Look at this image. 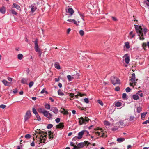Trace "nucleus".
I'll return each instance as SVG.
<instances>
[{
    "mask_svg": "<svg viewBox=\"0 0 149 149\" xmlns=\"http://www.w3.org/2000/svg\"><path fill=\"white\" fill-rule=\"evenodd\" d=\"M135 29L136 31L139 36V39L140 40H143L144 38L143 37L144 34H145L147 31V29Z\"/></svg>",
    "mask_w": 149,
    "mask_h": 149,
    "instance_id": "1",
    "label": "nucleus"
},
{
    "mask_svg": "<svg viewBox=\"0 0 149 149\" xmlns=\"http://www.w3.org/2000/svg\"><path fill=\"white\" fill-rule=\"evenodd\" d=\"M103 132V129L98 128L95 130V135L98 136H99L101 135L100 137H101L105 138L107 137V136L104 135V133Z\"/></svg>",
    "mask_w": 149,
    "mask_h": 149,
    "instance_id": "2",
    "label": "nucleus"
},
{
    "mask_svg": "<svg viewBox=\"0 0 149 149\" xmlns=\"http://www.w3.org/2000/svg\"><path fill=\"white\" fill-rule=\"evenodd\" d=\"M130 86H134L136 85V77L135 73H133L131 76V79H130Z\"/></svg>",
    "mask_w": 149,
    "mask_h": 149,
    "instance_id": "3",
    "label": "nucleus"
},
{
    "mask_svg": "<svg viewBox=\"0 0 149 149\" xmlns=\"http://www.w3.org/2000/svg\"><path fill=\"white\" fill-rule=\"evenodd\" d=\"M79 119V123L80 125H82L83 124H86L88 123L89 119L87 117H85L84 118L83 117H81Z\"/></svg>",
    "mask_w": 149,
    "mask_h": 149,
    "instance_id": "4",
    "label": "nucleus"
},
{
    "mask_svg": "<svg viewBox=\"0 0 149 149\" xmlns=\"http://www.w3.org/2000/svg\"><path fill=\"white\" fill-rule=\"evenodd\" d=\"M111 81L114 85L119 84L120 83V80L118 78L114 76L111 77Z\"/></svg>",
    "mask_w": 149,
    "mask_h": 149,
    "instance_id": "5",
    "label": "nucleus"
},
{
    "mask_svg": "<svg viewBox=\"0 0 149 149\" xmlns=\"http://www.w3.org/2000/svg\"><path fill=\"white\" fill-rule=\"evenodd\" d=\"M86 130H84L79 132L78 134V136L74 137L72 139V140L75 141L77 139H80L82 138L83 135L85 132H86Z\"/></svg>",
    "mask_w": 149,
    "mask_h": 149,
    "instance_id": "6",
    "label": "nucleus"
},
{
    "mask_svg": "<svg viewBox=\"0 0 149 149\" xmlns=\"http://www.w3.org/2000/svg\"><path fill=\"white\" fill-rule=\"evenodd\" d=\"M90 143L87 141H85L84 142H81L78 143L77 146V148H81L86 145H88Z\"/></svg>",
    "mask_w": 149,
    "mask_h": 149,
    "instance_id": "7",
    "label": "nucleus"
},
{
    "mask_svg": "<svg viewBox=\"0 0 149 149\" xmlns=\"http://www.w3.org/2000/svg\"><path fill=\"white\" fill-rule=\"evenodd\" d=\"M31 116V115L30 110H28L26 112L24 117V122H25L29 119Z\"/></svg>",
    "mask_w": 149,
    "mask_h": 149,
    "instance_id": "8",
    "label": "nucleus"
},
{
    "mask_svg": "<svg viewBox=\"0 0 149 149\" xmlns=\"http://www.w3.org/2000/svg\"><path fill=\"white\" fill-rule=\"evenodd\" d=\"M37 133H38L39 134L41 138H42L44 140L46 141V139L44 138H46L47 136V135L46 134H45L44 133L42 132H41L40 131L38 130V132H36Z\"/></svg>",
    "mask_w": 149,
    "mask_h": 149,
    "instance_id": "9",
    "label": "nucleus"
},
{
    "mask_svg": "<svg viewBox=\"0 0 149 149\" xmlns=\"http://www.w3.org/2000/svg\"><path fill=\"white\" fill-rule=\"evenodd\" d=\"M44 116L47 117L49 119L52 118V114L49 113V112L47 110L45 111L43 114Z\"/></svg>",
    "mask_w": 149,
    "mask_h": 149,
    "instance_id": "10",
    "label": "nucleus"
},
{
    "mask_svg": "<svg viewBox=\"0 0 149 149\" xmlns=\"http://www.w3.org/2000/svg\"><path fill=\"white\" fill-rule=\"evenodd\" d=\"M65 10L66 13H69L70 15H72L74 13L73 10L71 8H69L68 7L66 8Z\"/></svg>",
    "mask_w": 149,
    "mask_h": 149,
    "instance_id": "11",
    "label": "nucleus"
},
{
    "mask_svg": "<svg viewBox=\"0 0 149 149\" xmlns=\"http://www.w3.org/2000/svg\"><path fill=\"white\" fill-rule=\"evenodd\" d=\"M125 57V63L128 64L130 61V57L127 54H126L123 57Z\"/></svg>",
    "mask_w": 149,
    "mask_h": 149,
    "instance_id": "12",
    "label": "nucleus"
},
{
    "mask_svg": "<svg viewBox=\"0 0 149 149\" xmlns=\"http://www.w3.org/2000/svg\"><path fill=\"white\" fill-rule=\"evenodd\" d=\"M38 40L37 39H36L33 42L35 45V49L36 51H37L39 49L38 48Z\"/></svg>",
    "mask_w": 149,
    "mask_h": 149,
    "instance_id": "13",
    "label": "nucleus"
},
{
    "mask_svg": "<svg viewBox=\"0 0 149 149\" xmlns=\"http://www.w3.org/2000/svg\"><path fill=\"white\" fill-rule=\"evenodd\" d=\"M50 110L53 112L55 114H57L58 112V109L55 107H53L51 108Z\"/></svg>",
    "mask_w": 149,
    "mask_h": 149,
    "instance_id": "14",
    "label": "nucleus"
},
{
    "mask_svg": "<svg viewBox=\"0 0 149 149\" xmlns=\"http://www.w3.org/2000/svg\"><path fill=\"white\" fill-rule=\"evenodd\" d=\"M67 21L69 22H72L74 23L77 26H80V22L78 21V24H77V22L74 19H68L67 20Z\"/></svg>",
    "mask_w": 149,
    "mask_h": 149,
    "instance_id": "15",
    "label": "nucleus"
},
{
    "mask_svg": "<svg viewBox=\"0 0 149 149\" xmlns=\"http://www.w3.org/2000/svg\"><path fill=\"white\" fill-rule=\"evenodd\" d=\"M12 7L13 8H15L17 10H21V8L20 7V6L15 3H14L13 4V5L12 6Z\"/></svg>",
    "mask_w": 149,
    "mask_h": 149,
    "instance_id": "16",
    "label": "nucleus"
},
{
    "mask_svg": "<svg viewBox=\"0 0 149 149\" xmlns=\"http://www.w3.org/2000/svg\"><path fill=\"white\" fill-rule=\"evenodd\" d=\"M45 141L43 140V139L40 138L39 139V145H38L37 146L38 147H39L42 145H43V144L42 143H45Z\"/></svg>",
    "mask_w": 149,
    "mask_h": 149,
    "instance_id": "17",
    "label": "nucleus"
},
{
    "mask_svg": "<svg viewBox=\"0 0 149 149\" xmlns=\"http://www.w3.org/2000/svg\"><path fill=\"white\" fill-rule=\"evenodd\" d=\"M28 80V78H23L21 80V82L24 84H27Z\"/></svg>",
    "mask_w": 149,
    "mask_h": 149,
    "instance_id": "18",
    "label": "nucleus"
},
{
    "mask_svg": "<svg viewBox=\"0 0 149 149\" xmlns=\"http://www.w3.org/2000/svg\"><path fill=\"white\" fill-rule=\"evenodd\" d=\"M135 36V34L132 31L130 32L129 33V38L130 39H132V38H134Z\"/></svg>",
    "mask_w": 149,
    "mask_h": 149,
    "instance_id": "19",
    "label": "nucleus"
},
{
    "mask_svg": "<svg viewBox=\"0 0 149 149\" xmlns=\"http://www.w3.org/2000/svg\"><path fill=\"white\" fill-rule=\"evenodd\" d=\"M64 126L63 124L62 123H60L59 125H56V127L58 128L62 129L63 128Z\"/></svg>",
    "mask_w": 149,
    "mask_h": 149,
    "instance_id": "20",
    "label": "nucleus"
},
{
    "mask_svg": "<svg viewBox=\"0 0 149 149\" xmlns=\"http://www.w3.org/2000/svg\"><path fill=\"white\" fill-rule=\"evenodd\" d=\"M114 104L116 106L119 107L121 106L122 103L120 102H115L114 103Z\"/></svg>",
    "mask_w": 149,
    "mask_h": 149,
    "instance_id": "21",
    "label": "nucleus"
},
{
    "mask_svg": "<svg viewBox=\"0 0 149 149\" xmlns=\"http://www.w3.org/2000/svg\"><path fill=\"white\" fill-rule=\"evenodd\" d=\"M67 77L69 81H71L73 79H74L73 75L72 76H71L70 75H68L67 76Z\"/></svg>",
    "mask_w": 149,
    "mask_h": 149,
    "instance_id": "22",
    "label": "nucleus"
},
{
    "mask_svg": "<svg viewBox=\"0 0 149 149\" xmlns=\"http://www.w3.org/2000/svg\"><path fill=\"white\" fill-rule=\"evenodd\" d=\"M55 67L58 69H60V66L58 62H56L55 63L54 65Z\"/></svg>",
    "mask_w": 149,
    "mask_h": 149,
    "instance_id": "23",
    "label": "nucleus"
},
{
    "mask_svg": "<svg viewBox=\"0 0 149 149\" xmlns=\"http://www.w3.org/2000/svg\"><path fill=\"white\" fill-rule=\"evenodd\" d=\"M5 11L6 9L4 7H2L0 8V12H1V13L3 14L5 13Z\"/></svg>",
    "mask_w": 149,
    "mask_h": 149,
    "instance_id": "24",
    "label": "nucleus"
},
{
    "mask_svg": "<svg viewBox=\"0 0 149 149\" xmlns=\"http://www.w3.org/2000/svg\"><path fill=\"white\" fill-rule=\"evenodd\" d=\"M45 107L46 109H50V104L47 103H45Z\"/></svg>",
    "mask_w": 149,
    "mask_h": 149,
    "instance_id": "25",
    "label": "nucleus"
},
{
    "mask_svg": "<svg viewBox=\"0 0 149 149\" xmlns=\"http://www.w3.org/2000/svg\"><path fill=\"white\" fill-rule=\"evenodd\" d=\"M125 140V139L123 138H118L117 139V141L119 142H121Z\"/></svg>",
    "mask_w": 149,
    "mask_h": 149,
    "instance_id": "26",
    "label": "nucleus"
},
{
    "mask_svg": "<svg viewBox=\"0 0 149 149\" xmlns=\"http://www.w3.org/2000/svg\"><path fill=\"white\" fill-rule=\"evenodd\" d=\"M36 117L37 118V119H35V120H37L38 121H40L41 120V118H40V116H39L38 113L37 114H36L35 115Z\"/></svg>",
    "mask_w": 149,
    "mask_h": 149,
    "instance_id": "27",
    "label": "nucleus"
},
{
    "mask_svg": "<svg viewBox=\"0 0 149 149\" xmlns=\"http://www.w3.org/2000/svg\"><path fill=\"white\" fill-rule=\"evenodd\" d=\"M2 81L5 86H8L10 84L6 80H3Z\"/></svg>",
    "mask_w": 149,
    "mask_h": 149,
    "instance_id": "28",
    "label": "nucleus"
},
{
    "mask_svg": "<svg viewBox=\"0 0 149 149\" xmlns=\"http://www.w3.org/2000/svg\"><path fill=\"white\" fill-rule=\"evenodd\" d=\"M31 11L32 12H34L36 9V7L33 6L31 5Z\"/></svg>",
    "mask_w": 149,
    "mask_h": 149,
    "instance_id": "29",
    "label": "nucleus"
},
{
    "mask_svg": "<svg viewBox=\"0 0 149 149\" xmlns=\"http://www.w3.org/2000/svg\"><path fill=\"white\" fill-rule=\"evenodd\" d=\"M46 110L42 108H39L38 109V111L40 113H42L43 114V113Z\"/></svg>",
    "mask_w": 149,
    "mask_h": 149,
    "instance_id": "30",
    "label": "nucleus"
},
{
    "mask_svg": "<svg viewBox=\"0 0 149 149\" xmlns=\"http://www.w3.org/2000/svg\"><path fill=\"white\" fill-rule=\"evenodd\" d=\"M132 98L134 100H137L139 99V96L137 95H134L132 96Z\"/></svg>",
    "mask_w": 149,
    "mask_h": 149,
    "instance_id": "31",
    "label": "nucleus"
},
{
    "mask_svg": "<svg viewBox=\"0 0 149 149\" xmlns=\"http://www.w3.org/2000/svg\"><path fill=\"white\" fill-rule=\"evenodd\" d=\"M147 113V112H145L142 113L141 115V118L142 119H143L144 118Z\"/></svg>",
    "mask_w": 149,
    "mask_h": 149,
    "instance_id": "32",
    "label": "nucleus"
},
{
    "mask_svg": "<svg viewBox=\"0 0 149 149\" xmlns=\"http://www.w3.org/2000/svg\"><path fill=\"white\" fill-rule=\"evenodd\" d=\"M58 93L59 95L63 96L64 95V93L60 89L58 91Z\"/></svg>",
    "mask_w": 149,
    "mask_h": 149,
    "instance_id": "33",
    "label": "nucleus"
},
{
    "mask_svg": "<svg viewBox=\"0 0 149 149\" xmlns=\"http://www.w3.org/2000/svg\"><path fill=\"white\" fill-rule=\"evenodd\" d=\"M23 57V55L21 54H19L18 55V58L19 60H21L22 59Z\"/></svg>",
    "mask_w": 149,
    "mask_h": 149,
    "instance_id": "34",
    "label": "nucleus"
},
{
    "mask_svg": "<svg viewBox=\"0 0 149 149\" xmlns=\"http://www.w3.org/2000/svg\"><path fill=\"white\" fill-rule=\"evenodd\" d=\"M104 125L106 126H109L111 125V124L108 121H105L104 122Z\"/></svg>",
    "mask_w": 149,
    "mask_h": 149,
    "instance_id": "35",
    "label": "nucleus"
},
{
    "mask_svg": "<svg viewBox=\"0 0 149 149\" xmlns=\"http://www.w3.org/2000/svg\"><path fill=\"white\" fill-rule=\"evenodd\" d=\"M125 46L127 49H129L130 48L129 43L128 42H127L125 43Z\"/></svg>",
    "mask_w": 149,
    "mask_h": 149,
    "instance_id": "36",
    "label": "nucleus"
},
{
    "mask_svg": "<svg viewBox=\"0 0 149 149\" xmlns=\"http://www.w3.org/2000/svg\"><path fill=\"white\" fill-rule=\"evenodd\" d=\"M141 107H139L137 108V112L139 113L141 111Z\"/></svg>",
    "mask_w": 149,
    "mask_h": 149,
    "instance_id": "37",
    "label": "nucleus"
},
{
    "mask_svg": "<svg viewBox=\"0 0 149 149\" xmlns=\"http://www.w3.org/2000/svg\"><path fill=\"white\" fill-rule=\"evenodd\" d=\"M79 75L78 73H77L76 74L73 75L74 79H77L79 77Z\"/></svg>",
    "mask_w": 149,
    "mask_h": 149,
    "instance_id": "38",
    "label": "nucleus"
},
{
    "mask_svg": "<svg viewBox=\"0 0 149 149\" xmlns=\"http://www.w3.org/2000/svg\"><path fill=\"white\" fill-rule=\"evenodd\" d=\"M137 94L139 95L141 97L143 96V93L141 92V90L138 91Z\"/></svg>",
    "mask_w": 149,
    "mask_h": 149,
    "instance_id": "39",
    "label": "nucleus"
},
{
    "mask_svg": "<svg viewBox=\"0 0 149 149\" xmlns=\"http://www.w3.org/2000/svg\"><path fill=\"white\" fill-rule=\"evenodd\" d=\"M32 111L33 113L35 115L38 113V112L36 111V109L35 108H32Z\"/></svg>",
    "mask_w": 149,
    "mask_h": 149,
    "instance_id": "40",
    "label": "nucleus"
},
{
    "mask_svg": "<svg viewBox=\"0 0 149 149\" xmlns=\"http://www.w3.org/2000/svg\"><path fill=\"white\" fill-rule=\"evenodd\" d=\"M135 118V117L134 116H130L129 118V121H131L134 120V119Z\"/></svg>",
    "mask_w": 149,
    "mask_h": 149,
    "instance_id": "41",
    "label": "nucleus"
},
{
    "mask_svg": "<svg viewBox=\"0 0 149 149\" xmlns=\"http://www.w3.org/2000/svg\"><path fill=\"white\" fill-rule=\"evenodd\" d=\"M36 52H38V53L39 54V57H41V54L42 53V52L39 49V50H38L37 51H36Z\"/></svg>",
    "mask_w": 149,
    "mask_h": 149,
    "instance_id": "42",
    "label": "nucleus"
},
{
    "mask_svg": "<svg viewBox=\"0 0 149 149\" xmlns=\"http://www.w3.org/2000/svg\"><path fill=\"white\" fill-rule=\"evenodd\" d=\"M34 83L33 81H31L29 82V86L30 88H31L32 87V86H33V85Z\"/></svg>",
    "mask_w": 149,
    "mask_h": 149,
    "instance_id": "43",
    "label": "nucleus"
},
{
    "mask_svg": "<svg viewBox=\"0 0 149 149\" xmlns=\"http://www.w3.org/2000/svg\"><path fill=\"white\" fill-rule=\"evenodd\" d=\"M25 137L26 139H29L31 137V136L30 134H27L25 135Z\"/></svg>",
    "mask_w": 149,
    "mask_h": 149,
    "instance_id": "44",
    "label": "nucleus"
},
{
    "mask_svg": "<svg viewBox=\"0 0 149 149\" xmlns=\"http://www.w3.org/2000/svg\"><path fill=\"white\" fill-rule=\"evenodd\" d=\"M79 33L81 36H83L84 34V32L82 30H81L79 31Z\"/></svg>",
    "mask_w": 149,
    "mask_h": 149,
    "instance_id": "45",
    "label": "nucleus"
},
{
    "mask_svg": "<svg viewBox=\"0 0 149 149\" xmlns=\"http://www.w3.org/2000/svg\"><path fill=\"white\" fill-rule=\"evenodd\" d=\"M11 13L15 15H17V13L14 10L12 9L11 10Z\"/></svg>",
    "mask_w": 149,
    "mask_h": 149,
    "instance_id": "46",
    "label": "nucleus"
},
{
    "mask_svg": "<svg viewBox=\"0 0 149 149\" xmlns=\"http://www.w3.org/2000/svg\"><path fill=\"white\" fill-rule=\"evenodd\" d=\"M98 102L101 106H103V104L102 102L100 100H97Z\"/></svg>",
    "mask_w": 149,
    "mask_h": 149,
    "instance_id": "47",
    "label": "nucleus"
},
{
    "mask_svg": "<svg viewBox=\"0 0 149 149\" xmlns=\"http://www.w3.org/2000/svg\"><path fill=\"white\" fill-rule=\"evenodd\" d=\"M131 90V89L129 87L125 89V91L127 92H130Z\"/></svg>",
    "mask_w": 149,
    "mask_h": 149,
    "instance_id": "48",
    "label": "nucleus"
},
{
    "mask_svg": "<svg viewBox=\"0 0 149 149\" xmlns=\"http://www.w3.org/2000/svg\"><path fill=\"white\" fill-rule=\"evenodd\" d=\"M53 127V125L52 124H49L48 125L47 128V129H50Z\"/></svg>",
    "mask_w": 149,
    "mask_h": 149,
    "instance_id": "49",
    "label": "nucleus"
},
{
    "mask_svg": "<svg viewBox=\"0 0 149 149\" xmlns=\"http://www.w3.org/2000/svg\"><path fill=\"white\" fill-rule=\"evenodd\" d=\"M127 96V95L125 93H124L122 94V98L123 99H125L126 98Z\"/></svg>",
    "mask_w": 149,
    "mask_h": 149,
    "instance_id": "50",
    "label": "nucleus"
},
{
    "mask_svg": "<svg viewBox=\"0 0 149 149\" xmlns=\"http://www.w3.org/2000/svg\"><path fill=\"white\" fill-rule=\"evenodd\" d=\"M84 101L86 103H88L89 102L88 99V98H85L84 99Z\"/></svg>",
    "mask_w": 149,
    "mask_h": 149,
    "instance_id": "51",
    "label": "nucleus"
},
{
    "mask_svg": "<svg viewBox=\"0 0 149 149\" xmlns=\"http://www.w3.org/2000/svg\"><path fill=\"white\" fill-rule=\"evenodd\" d=\"M6 107V105L4 104H1L0 105V108L2 109H4Z\"/></svg>",
    "mask_w": 149,
    "mask_h": 149,
    "instance_id": "52",
    "label": "nucleus"
},
{
    "mask_svg": "<svg viewBox=\"0 0 149 149\" xmlns=\"http://www.w3.org/2000/svg\"><path fill=\"white\" fill-rule=\"evenodd\" d=\"M135 28H141V26L140 25H134Z\"/></svg>",
    "mask_w": 149,
    "mask_h": 149,
    "instance_id": "53",
    "label": "nucleus"
},
{
    "mask_svg": "<svg viewBox=\"0 0 149 149\" xmlns=\"http://www.w3.org/2000/svg\"><path fill=\"white\" fill-rule=\"evenodd\" d=\"M148 123H149V120H146V121L143 122L142 123L143 124H147Z\"/></svg>",
    "mask_w": 149,
    "mask_h": 149,
    "instance_id": "54",
    "label": "nucleus"
},
{
    "mask_svg": "<svg viewBox=\"0 0 149 149\" xmlns=\"http://www.w3.org/2000/svg\"><path fill=\"white\" fill-rule=\"evenodd\" d=\"M111 18L112 20L115 21H116L117 20V18L116 17H114L112 16L111 17Z\"/></svg>",
    "mask_w": 149,
    "mask_h": 149,
    "instance_id": "55",
    "label": "nucleus"
},
{
    "mask_svg": "<svg viewBox=\"0 0 149 149\" xmlns=\"http://www.w3.org/2000/svg\"><path fill=\"white\" fill-rule=\"evenodd\" d=\"M45 92L46 93H47V92L45 91L44 89H43L41 91L40 93L41 94H43Z\"/></svg>",
    "mask_w": 149,
    "mask_h": 149,
    "instance_id": "56",
    "label": "nucleus"
},
{
    "mask_svg": "<svg viewBox=\"0 0 149 149\" xmlns=\"http://www.w3.org/2000/svg\"><path fill=\"white\" fill-rule=\"evenodd\" d=\"M56 122L57 123H59L60 120V118H58L56 119L55 120Z\"/></svg>",
    "mask_w": 149,
    "mask_h": 149,
    "instance_id": "57",
    "label": "nucleus"
},
{
    "mask_svg": "<svg viewBox=\"0 0 149 149\" xmlns=\"http://www.w3.org/2000/svg\"><path fill=\"white\" fill-rule=\"evenodd\" d=\"M30 145L32 147H33L35 146V143L34 141L32 142L31 143Z\"/></svg>",
    "mask_w": 149,
    "mask_h": 149,
    "instance_id": "58",
    "label": "nucleus"
},
{
    "mask_svg": "<svg viewBox=\"0 0 149 149\" xmlns=\"http://www.w3.org/2000/svg\"><path fill=\"white\" fill-rule=\"evenodd\" d=\"M17 88L15 89L13 91V93L14 94H15L17 92Z\"/></svg>",
    "mask_w": 149,
    "mask_h": 149,
    "instance_id": "59",
    "label": "nucleus"
},
{
    "mask_svg": "<svg viewBox=\"0 0 149 149\" xmlns=\"http://www.w3.org/2000/svg\"><path fill=\"white\" fill-rule=\"evenodd\" d=\"M118 128L117 127H115L114 128H112L111 130L113 131H115L118 129Z\"/></svg>",
    "mask_w": 149,
    "mask_h": 149,
    "instance_id": "60",
    "label": "nucleus"
},
{
    "mask_svg": "<svg viewBox=\"0 0 149 149\" xmlns=\"http://www.w3.org/2000/svg\"><path fill=\"white\" fill-rule=\"evenodd\" d=\"M115 90L116 91H118L120 90V88L119 87H117L115 88Z\"/></svg>",
    "mask_w": 149,
    "mask_h": 149,
    "instance_id": "61",
    "label": "nucleus"
},
{
    "mask_svg": "<svg viewBox=\"0 0 149 149\" xmlns=\"http://www.w3.org/2000/svg\"><path fill=\"white\" fill-rule=\"evenodd\" d=\"M142 46L143 47H146V46H147V43H143Z\"/></svg>",
    "mask_w": 149,
    "mask_h": 149,
    "instance_id": "62",
    "label": "nucleus"
},
{
    "mask_svg": "<svg viewBox=\"0 0 149 149\" xmlns=\"http://www.w3.org/2000/svg\"><path fill=\"white\" fill-rule=\"evenodd\" d=\"M26 72H27V74H29V73L30 72V70H29V69L28 68L26 70Z\"/></svg>",
    "mask_w": 149,
    "mask_h": 149,
    "instance_id": "63",
    "label": "nucleus"
},
{
    "mask_svg": "<svg viewBox=\"0 0 149 149\" xmlns=\"http://www.w3.org/2000/svg\"><path fill=\"white\" fill-rule=\"evenodd\" d=\"M71 31L70 29H68L67 30V34H69Z\"/></svg>",
    "mask_w": 149,
    "mask_h": 149,
    "instance_id": "64",
    "label": "nucleus"
}]
</instances>
